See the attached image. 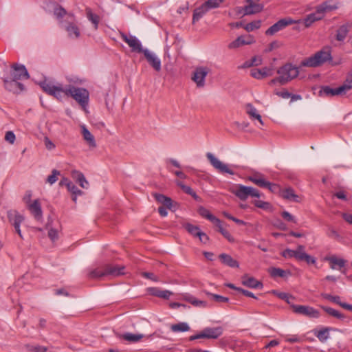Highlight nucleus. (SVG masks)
<instances>
[{"label":"nucleus","instance_id":"nucleus-1","mask_svg":"<svg viewBox=\"0 0 352 352\" xmlns=\"http://www.w3.org/2000/svg\"><path fill=\"white\" fill-rule=\"evenodd\" d=\"M39 85L45 93L58 100H61L65 96H69L75 100L83 109H85L88 105L89 92L85 88L76 87L72 85H69L64 88L60 83L54 85L52 82L47 80L41 82Z\"/></svg>","mask_w":352,"mask_h":352},{"label":"nucleus","instance_id":"nucleus-2","mask_svg":"<svg viewBox=\"0 0 352 352\" xmlns=\"http://www.w3.org/2000/svg\"><path fill=\"white\" fill-rule=\"evenodd\" d=\"M332 60L331 48L326 46L316 52L314 55L302 60L300 66L318 67L327 63H331V65H336L337 63H333Z\"/></svg>","mask_w":352,"mask_h":352},{"label":"nucleus","instance_id":"nucleus-3","mask_svg":"<svg viewBox=\"0 0 352 352\" xmlns=\"http://www.w3.org/2000/svg\"><path fill=\"white\" fill-rule=\"evenodd\" d=\"M124 267L123 265H113L103 264L94 269H91L88 273L89 278H100L107 276H117L124 274Z\"/></svg>","mask_w":352,"mask_h":352},{"label":"nucleus","instance_id":"nucleus-4","mask_svg":"<svg viewBox=\"0 0 352 352\" xmlns=\"http://www.w3.org/2000/svg\"><path fill=\"white\" fill-rule=\"evenodd\" d=\"M281 255L285 258H294L298 261H305L307 264H315L316 262L314 257L305 252V246L302 245H298L296 250L287 248L281 252Z\"/></svg>","mask_w":352,"mask_h":352},{"label":"nucleus","instance_id":"nucleus-5","mask_svg":"<svg viewBox=\"0 0 352 352\" xmlns=\"http://www.w3.org/2000/svg\"><path fill=\"white\" fill-rule=\"evenodd\" d=\"M277 74L282 81V85H285L298 76L299 70L298 67L292 63H286L278 69Z\"/></svg>","mask_w":352,"mask_h":352},{"label":"nucleus","instance_id":"nucleus-6","mask_svg":"<svg viewBox=\"0 0 352 352\" xmlns=\"http://www.w3.org/2000/svg\"><path fill=\"white\" fill-rule=\"evenodd\" d=\"M230 192L243 201L246 200L249 197L258 198L261 197V194L257 189L242 184H238L232 187Z\"/></svg>","mask_w":352,"mask_h":352},{"label":"nucleus","instance_id":"nucleus-7","mask_svg":"<svg viewBox=\"0 0 352 352\" xmlns=\"http://www.w3.org/2000/svg\"><path fill=\"white\" fill-rule=\"evenodd\" d=\"M223 329L221 327H206L199 333L190 336L189 340L192 341L201 338L217 339L223 334Z\"/></svg>","mask_w":352,"mask_h":352},{"label":"nucleus","instance_id":"nucleus-8","mask_svg":"<svg viewBox=\"0 0 352 352\" xmlns=\"http://www.w3.org/2000/svg\"><path fill=\"white\" fill-rule=\"evenodd\" d=\"M210 72V69L206 66H199L195 69L191 80L196 84L197 87L202 88L205 86V80Z\"/></svg>","mask_w":352,"mask_h":352},{"label":"nucleus","instance_id":"nucleus-9","mask_svg":"<svg viewBox=\"0 0 352 352\" xmlns=\"http://www.w3.org/2000/svg\"><path fill=\"white\" fill-rule=\"evenodd\" d=\"M9 223L14 227L15 232L21 239H23L20 228L21 224L24 221V217L16 210H9L7 213Z\"/></svg>","mask_w":352,"mask_h":352},{"label":"nucleus","instance_id":"nucleus-10","mask_svg":"<svg viewBox=\"0 0 352 352\" xmlns=\"http://www.w3.org/2000/svg\"><path fill=\"white\" fill-rule=\"evenodd\" d=\"M206 157L210 162V164L219 173H228L231 175H234V172L230 168V166L223 163L219 159H217L212 153H207Z\"/></svg>","mask_w":352,"mask_h":352},{"label":"nucleus","instance_id":"nucleus-11","mask_svg":"<svg viewBox=\"0 0 352 352\" xmlns=\"http://www.w3.org/2000/svg\"><path fill=\"white\" fill-rule=\"evenodd\" d=\"M296 21L293 20L290 17H285L283 19H280L276 23H275L274 25L270 26L266 31L265 34L268 36H272L277 33L278 32L285 29L286 27L296 23Z\"/></svg>","mask_w":352,"mask_h":352},{"label":"nucleus","instance_id":"nucleus-12","mask_svg":"<svg viewBox=\"0 0 352 352\" xmlns=\"http://www.w3.org/2000/svg\"><path fill=\"white\" fill-rule=\"evenodd\" d=\"M292 308L294 313L311 318H318L320 316L319 311L309 306L292 305Z\"/></svg>","mask_w":352,"mask_h":352},{"label":"nucleus","instance_id":"nucleus-13","mask_svg":"<svg viewBox=\"0 0 352 352\" xmlns=\"http://www.w3.org/2000/svg\"><path fill=\"white\" fill-rule=\"evenodd\" d=\"M248 179H249V181L252 182L256 186H258L261 188H267L272 192H274L277 190H278V185L266 181L263 178L262 175H254L250 176L248 177Z\"/></svg>","mask_w":352,"mask_h":352},{"label":"nucleus","instance_id":"nucleus-14","mask_svg":"<svg viewBox=\"0 0 352 352\" xmlns=\"http://www.w3.org/2000/svg\"><path fill=\"white\" fill-rule=\"evenodd\" d=\"M122 39L131 48V51L137 53H143L145 49L142 48L140 41L135 36H127L124 33L120 34Z\"/></svg>","mask_w":352,"mask_h":352},{"label":"nucleus","instance_id":"nucleus-15","mask_svg":"<svg viewBox=\"0 0 352 352\" xmlns=\"http://www.w3.org/2000/svg\"><path fill=\"white\" fill-rule=\"evenodd\" d=\"M255 39L253 36L250 34L242 35L237 37L234 41L230 43L228 47L230 50L239 48L245 45H250L255 43Z\"/></svg>","mask_w":352,"mask_h":352},{"label":"nucleus","instance_id":"nucleus-16","mask_svg":"<svg viewBox=\"0 0 352 352\" xmlns=\"http://www.w3.org/2000/svg\"><path fill=\"white\" fill-rule=\"evenodd\" d=\"M12 71L11 76L15 80H19L23 79H28L30 78L29 74L23 65H13Z\"/></svg>","mask_w":352,"mask_h":352},{"label":"nucleus","instance_id":"nucleus-17","mask_svg":"<svg viewBox=\"0 0 352 352\" xmlns=\"http://www.w3.org/2000/svg\"><path fill=\"white\" fill-rule=\"evenodd\" d=\"M247 5L244 6V14L250 15L261 12L263 10V5L256 3V0H246Z\"/></svg>","mask_w":352,"mask_h":352},{"label":"nucleus","instance_id":"nucleus-18","mask_svg":"<svg viewBox=\"0 0 352 352\" xmlns=\"http://www.w3.org/2000/svg\"><path fill=\"white\" fill-rule=\"evenodd\" d=\"M142 54L144 55L149 65L153 67L155 71L160 72L161 70V60L154 53L145 49Z\"/></svg>","mask_w":352,"mask_h":352},{"label":"nucleus","instance_id":"nucleus-19","mask_svg":"<svg viewBox=\"0 0 352 352\" xmlns=\"http://www.w3.org/2000/svg\"><path fill=\"white\" fill-rule=\"evenodd\" d=\"M273 74V69L267 67L262 69L253 68L250 71V75L258 80L263 79L267 76H272Z\"/></svg>","mask_w":352,"mask_h":352},{"label":"nucleus","instance_id":"nucleus-20","mask_svg":"<svg viewBox=\"0 0 352 352\" xmlns=\"http://www.w3.org/2000/svg\"><path fill=\"white\" fill-rule=\"evenodd\" d=\"M74 21L70 19L67 23L63 21H60V23L61 26L67 32L70 37L77 38L80 36V31L78 28L74 24Z\"/></svg>","mask_w":352,"mask_h":352},{"label":"nucleus","instance_id":"nucleus-21","mask_svg":"<svg viewBox=\"0 0 352 352\" xmlns=\"http://www.w3.org/2000/svg\"><path fill=\"white\" fill-rule=\"evenodd\" d=\"M321 97H329L335 96H344L342 89L340 87L331 88L329 86H322L318 93Z\"/></svg>","mask_w":352,"mask_h":352},{"label":"nucleus","instance_id":"nucleus-22","mask_svg":"<svg viewBox=\"0 0 352 352\" xmlns=\"http://www.w3.org/2000/svg\"><path fill=\"white\" fill-rule=\"evenodd\" d=\"M28 208L36 220L40 221L42 219L43 212L41 204L38 199L34 200L32 204H29Z\"/></svg>","mask_w":352,"mask_h":352},{"label":"nucleus","instance_id":"nucleus-23","mask_svg":"<svg viewBox=\"0 0 352 352\" xmlns=\"http://www.w3.org/2000/svg\"><path fill=\"white\" fill-rule=\"evenodd\" d=\"M316 8L318 9V13H320L324 17L325 13L336 10L338 8V6L336 3H333V0H328L324 1Z\"/></svg>","mask_w":352,"mask_h":352},{"label":"nucleus","instance_id":"nucleus-24","mask_svg":"<svg viewBox=\"0 0 352 352\" xmlns=\"http://www.w3.org/2000/svg\"><path fill=\"white\" fill-rule=\"evenodd\" d=\"M219 258L225 265L232 268H237L239 267V262L228 254L222 253L219 256Z\"/></svg>","mask_w":352,"mask_h":352},{"label":"nucleus","instance_id":"nucleus-25","mask_svg":"<svg viewBox=\"0 0 352 352\" xmlns=\"http://www.w3.org/2000/svg\"><path fill=\"white\" fill-rule=\"evenodd\" d=\"M72 177L74 179L78 182L80 187L85 189L89 188V184L86 179L85 175L81 172L78 170H73L72 172Z\"/></svg>","mask_w":352,"mask_h":352},{"label":"nucleus","instance_id":"nucleus-26","mask_svg":"<svg viewBox=\"0 0 352 352\" xmlns=\"http://www.w3.org/2000/svg\"><path fill=\"white\" fill-rule=\"evenodd\" d=\"M242 284L244 286L253 289L263 287V284L261 282L257 280L253 277H248L247 276L242 277Z\"/></svg>","mask_w":352,"mask_h":352},{"label":"nucleus","instance_id":"nucleus-27","mask_svg":"<svg viewBox=\"0 0 352 352\" xmlns=\"http://www.w3.org/2000/svg\"><path fill=\"white\" fill-rule=\"evenodd\" d=\"M281 196L283 198H284L287 200L291 201L298 203V202H300V201L299 196L297 195L295 193L294 190L291 188H285V189L281 191Z\"/></svg>","mask_w":352,"mask_h":352},{"label":"nucleus","instance_id":"nucleus-28","mask_svg":"<svg viewBox=\"0 0 352 352\" xmlns=\"http://www.w3.org/2000/svg\"><path fill=\"white\" fill-rule=\"evenodd\" d=\"M153 196L157 202L162 204V206H164L170 210L172 209L173 201L170 197L159 193H155Z\"/></svg>","mask_w":352,"mask_h":352},{"label":"nucleus","instance_id":"nucleus-29","mask_svg":"<svg viewBox=\"0 0 352 352\" xmlns=\"http://www.w3.org/2000/svg\"><path fill=\"white\" fill-rule=\"evenodd\" d=\"M150 294L163 299H168L172 295V292L168 290H162L157 287H151L148 289Z\"/></svg>","mask_w":352,"mask_h":352},{"label":"nucleus","instance_id":"nucleus-30","mask_svg":"<svg viewBox=\"0 0 352 352\" xmlns=\"http://www.w3.org/2000/svg\"><path fill=\"white\" fill-rule=\"evenodd\" d=\"M269 273L272 278H285L291 275V272L289 270H284L278 267H271L269 269Z\"/></svg>","mask_w":352,"mask_h":352},{"label":"nucleus","instance_id":"nucleus-31","mask_svg":"<svg viewBox=\"0 0 352 352\" xmlns=\"http://www.w3.org/2000/svg\"><path fill=\"white\" fill-rule=\"evenodd\" d=\"M199 214L204 218L210 221L214 224H219V219L212 214L210 211L204 207H200L198 210Z\"/></svg>","mask_w":352,"mask_h":352},{"label":"nucleus","instance_id":"nucleus-32","mask_svg":"<svg viewBox=\"0 0 352 352\" xmlns=\"http://www.w3.org/2000/svg\"><path fill=\"white\" fill-rule=\"evenodd\" d=\"M54 14L58 19L66 16L67 21L70 19L74 21V16L72 14L67 13L66 10L61 6H56L54 10Z\"/></svg>","mask_w":352,"mask_h":352},{"label":"nucleus","instance_id":"nucleus-33","mask_svg":"<svg viewBox=\"0 0 352 352\" xmlns=\"http://www.w3.org/2000/svg\"><path fill=\"white\" fill-rule=\"evenodd\" d=\"M210 9L205 3L194 10L192 23L198 21Z\"/></svg>","mask_w":352,"mask_h":352},{"label":"nucleus","instance_id":"nucleus-34","mask_svg":"<svg viewBox=\"0 0 352 352\" xmlns=\"http://www.w3.org/2000/svg\"><path fill=\"white\" fill-rule=\"evenodd\" d=\"M246 113L251 118L256 119L262 125L263 124L261 116L258 113L256 109L250 103L245 105Z\"/></svg>","mask_w":352,"mask_h":352},{"label":"nucleus","instance_id":"nucleus-35","mask_svg":"<svg viewBox=\"0 0 352 352\" xmlns=\"http://www.w3.org/2000/svg\"><path fill=\"white\" fill-rule=\"evenodd\" d=\"M350 27L351 25L349 23L341 25L337 30L336 36V40L338 41H343L348 34Z\"/></svg>","mask_w":352,"mask_h":352},{"label":"nucleus","instance_id":"nucleus-36","mask_svg":"<svg viewBox=\"0 0 352 352\" xmlns=\"http://www.w3.org/2000/svg\"><path fill=\"white\" fill-rule=\"evenodd\" d=\"M323 18L320 13H318V9L316 8V12L314 13H311L309 14L304 20L305 26L308 28L314 22L316 21L321 20Z\"/></svg>","mask_w":352,"mask_h":352},{"label":"nucleus","instance_id":"nucleus-37","mask_svg":"<svg viewBox=\"0 0 352 352\" xmlns=\"http://www.w3.org/2000/svg\"><path fill=\"white\" fill-rule=\"evenodd\" d=\"M323 18L320 13H318V9L316 8V12L314 13H311L309 14L304 20L305 26L308 28L314 22L316 21L321 20Z\"/></svg>","mask_w":352,"mask_h":352},{"label":"nucleus","instance_id":"nucleus-38","mask_svg":"<svg viewBox=\"0 0 352 352\" xmlns=\"http://www.w3.org/2000/svg\"><path fill=\"white\" fill-rule=\"evenodd\" d=\"M85 12L87 18L94 25V29L97 30L100 20V16L98 14L93 13L91 9L89 8H87Z\"/></svg>","mask_w":352,"mask_h":352},{"label":"nucleus","instance_id":"nucleus-39","mask_svg":"<svg viewBox=\"0 0 352 352\" xmlns=\"http://www.w3.org/2000/svg\"><path fill=\"white\" fill-rule=\"evenodd\" d=\"M82 134L84 140L89 144L91 147H96V144L94 135L85 126H82Z\"/></svg>","mask_w":352,"mask_h":352},{"label":"nucleus","instance_id":"nucleus-40","mask_svg":"<svg viewBox=\"0 0 352 352\" xmlns=\"http://www.w3.org/2000/svg\"><path fill=\"white\" fill-rule=\"evenodd\" d=\"M184 299L195 307H204L207 305V302L206 301L198 300L195 296L190 294L184 295Z\"/></svg>","mask_w":352,"mask_h":352},{"label":"nucleus","instance_id":"nucleus-41","mask_svg":"<svg viewBox=\"0 0 352 352\" xmlns=\"http://www.w3.org/2000/svg\"><path fill=\"white\" fill-rule=\"evenodd\" d=\"M328 261L331 263V267L333 270L341 269L345 265L346 261L342 258H338L336 256H331L328 258Z\"/></svg>","mask_w":352,"mask_h":352},{"label":"nucleus","instance_id":"nucleus-42","mask_svg":"<svg viewBox=\"0 0 352 352\" xmlns=\"http://www.w3.org/2000/svg\"><path fill=\"white\" fill-rule=\"evenodd\" d=\"M121 337L126 341L129 342H138L142 338H144V335L141 333L133 334L131 333H125L121 336Z\"/></svg>","mask_w":352,"mask_h":352},{"label":"nucleus","instance_id":"nucleus-43","mask_svg":"<svg viewBox=\"0 0 352 352\" xmlns=\"http://www.w3.org/2000/svg\"><path fill=\"white\" fill-rule=\"evenodd\" d=\"M340 88L342 89L344 96L352 89V72H350L346 75L344 82L341 86H340Z\"/></svg>","mask_w":352,"mask_h":352},{"label":"nucleus","instance_id":"nucleus-44","mask_svg":"<svg viewBox=\"0 0 352 352\" xmlns=\"http://www.w3.org/2000/svg\"><path fill=\"white\" fill-rule=\"evenodd\" d=\"M321 307L327 314L334 318L340 320H344L345 318V316L343 314L340 313L338 310H336L335 309L325 306H322Z\"/></svg>","mask_w":352,"mask_h":352},{"label":"nucleus","instance_id":"nucleus-45","mask_svg":"<svg viewBox=\"0 0 352 352\" xmlns=\"http://www.w3.org/2000/svg\"><path fill=\"white\" fill-rule=\"evenodd\" d=\"M173 332H186L190 330V327L186 322H179L170 326Z\"/></svg>","mask_w":352,"mask_h":352},{"label":"nucleus","instance_id":"nucleus-46","mask_svg":"<svg viewBox=\"0 0 352 352\" xmlns=\"http://www.w3.org/2000/svg\"><path fill=\"white\" fill-rule=\"evenodd\" d=\"M184 228L193 236L200 235L201 230L199 226H194L191 223H186L183 225Z\"/></svg>","mask_w":352,"mask_h":352},{"label":"nucleus","instance_id":"nucleus-47","mask_svg":"<svg viewBox=\"0 0 352 352\" xmlns=\"http://www.w3.org/2000/svg\"><path fill=\"white\" fill-rule=\"evenodd\" d=\"M176 184L178 186H179L184 192H186L188 195H191L194 199H197L198 196L197 195L196 192L188 186H186L184 184L180 181H177Z\"/></svg>","mask_w":352,"mask_h":352},{"label":"nucleus","instance_id":"nucleus-48","mask_svg":"<svg viewBox=\"0 0 352 352\" xmlns=\"http://www.w3.org/2000/svg\"><path fill=\"white\" fill-rule=\"evenodd\" d=\"M3 82L4 87L7 90L12 91L13 93H16V80H15L14 78H12V80L5 79L3 80Z\"/></svg>","mask_w":352,"mask_h":352},{"label":"nucleus","instance_id":"nucleus-49","mask_svg":"<svg viewBox=\"0 0 352 352\" xmlns=\"http://www.w3.org/2000/svg\"><path fill=\"white\" fill-rule=\"evenodd\" d=\"M215 226L219 228V231L226 239H228L230 242L234 241V237L231 235V234L228 230H226V229H224L222 227L221 221L220 220H219V224H215Z\"/></svg>","mask_w":352,"mask_h":352},{"label":"nucleus","instance_id":"nucleus-50","mask_svg":"<svg viewBox=\"0 0 352 352\" xmlns=\"http://www.w3.org/2000/svg\"><path fill=\"white\" fill-rule=\"evenodd\" d=\"M316 337L318 338V340L321 342L326 341L329 337V329L324 328L323 329L320 330L316 334Z\"/></svg>","mask_w":352,"mask_h":352},{"label":"nucleus","instance_id":"nucleus-51","mask_svg":"<svg viewBox=\"0 0 352 352\" xmlns=\"http://www.w3.org/2000/svg\"><path fill=\"white\" fill-rule=\"evenodd\" d=\"M60 173L59 170L56 169H53L52 171V174L47 177L46 182L51 185L54 184L57 181V177L60 175Z\"/></svg>","mask_w":352,"mask_h":352},{"label":"nucleus","instance_id":"nucleus-52","mask_svg":"<svg viewBox=\"0 0 352 352\" xmlns=\"http://www.w3.org/2000/svg\"><path fill=\"white\" fill-rule=\"evenodd\" d=\"M322 297L327 300H329L337 305H339L340 307H342V305H343L344 302L340 301V298L338 296H332L329 294H322Z\"/></svg>","mask_w":352,"mask_h":352},{"label":"nucleus","instance_id":"nucleus-53","mask_svg":"<svg viewBox=\"0 0 352 352\" xmlns=\"http://www.w3.org/2000/svg\"><path fill=\"white\" fill-rule=\"evenodd\" d=\"M261 27V21H255L246 24L244 29L247 32H252L254 30L258 29Z\"/></svg>","mask_w":352,"mask_h":352},{"label":"nucleus","instance_id":"nucleus-54","mask_svg":"<svg viewBox=\"0 0 352 352\" xmlns=\"http://www.w3.org/2000/svg\"><path fill=\"white\" fill-rule=\"evenodd\" d=\"M253 204L257 208L267 210L271 208V204L269 202L264 201L262 200H254Z\"/></svg>","mask_w":352,"mask_h":352},{"label":"nucleus","instance_id":"nucleus-55","mask_svg":"<svg viewBox=\"0 0 352 352\" xmlns=\"http://www.w3.org/2000/svg\"><path fill=\"white\" fill-rule=\"evenodd\" d=\"M225 0H208L205 2L206 6L210 9L219 8Z\"/></svg>","mask_w":352,"mask_h":352},{"label":"nucleus","instance_id":"nucleus-56","mask_svg":"<svg viewBox=\"0 0 352 352\" xmlns=\"http://www.w3.org/2000/svg\"><path fill=\"white\" fill-rule=\"evenodd\" d=\"M68 191L72 193L73 195H78L80 196L83 194V192L79 190L77 186H76L72 182L70 185L67 188Z\"/></svg>","mask_w":352,"mask_h":352},{"label":"nucleus","instance_id":"nucleus-57","mask_svg":"<svg viewBox=\"0 0 352 352\" xmlns=\"http://www.w3.org/2000/svg\"><path fill=\"white\" fill-rule=\"evenodd\" d=\"M327 234L329 237L337 239V240L340 239V235L339 234V233L335 229H333L332 228H329V230L327 232Z\"/></svg>","mask_w":352,"mask_h":352},{"label":"nucleus","instance_id":"nucleus-58","mask_svg":"<svg viewBox=\"0 0 352 352\" xmlns=\"http://www.w3.org/2000/svg\"><path fill=\"white\" fill-rule=\"evenodd\" d=\"M281 216L282 217L286 220L287 221H289V222H294V223H296V220H295V218L293 215H292L289 212L287 211H283L282 213H281Z\"/></svg>","mask_w":352,"mask_h":352},{"label":"nucleus","instance_id":"nucleus-59","mask_svg":"<svg viewBox=\"0 0 352 352\" xmlns=\"http://www.w3.org/2000/svg\"><path fill=\"white\" fill-rule=\"evenodd\" d=\"M214 300L219 302H228L229 301V298L227 297H224L218 294H210Z\"/></svg>","mask_w":352,"mask_h":352},{"label":"nucleus","instance_id":"nucleus-60","mask_svg":"<svg viewBox=\"0 0 352 352\" xmlns=\"http://www.w3.org/2000/svg\"><path fill=\"white\" fill-rule=\"evenodd\" d=\"M68 82H70V85L74 86V85H80L83 83V80L78 78V77H70L67 78Z\"/></svg>","mask_w":352,"mask_h":352},{"label":"nucleus","instance_id":"nucleus-61","mask_svg":"<svg viewBox=\"0 0 352 352\" xmlns=\"http://www.w3.org/2000/svg\"><path fill=\"white\" fill-rule=\"evenodd\" d=\"M5 140L10 144L15 141V135L12 131H7L5 135Z\"/></svg>","mask_w":352,"mask_h":352},{"label":"nucleus","instance_id":"nucleus-62","mask_svg":"<svg viewBox=\"0 0 352 352\" xmlns=\"http://www.w3.org/2000/svg\"><path fill=\"white\" fill-rule=\"evenodd\" d=\"M48 236L50 237V239L52 241H56L58 237V232L55 229H53V228H51L49 232H48Z\"/></svg>","mask_w":352,"mask_h":352},{"label":"nucleus","instance_id":"nucleus-63","mask_svg":"<svg viewBox=\"0 0 352 352\" xmlns=\"http://www.w3.org/2000/svg\"><path fill=\"white\" fill-rule=\"evenodd\" d=\"M44 143L48 150H52L55 148V144L47 137L44 139Z\"/></svg>","mask_w":352,"mask_h":352},{"label":"nucleus","instance_id":"nucleus-64","mask_svg":"<svg viewBox=\"0 0 352 352\" xmlns=\"http://www.w3.org/2000/svg\"><path fill=\"white\" fill-rule=\"evenodd\" d=\"M276 94L285 99L289 98L292 96V94L288 92L287 90L277 91Z\"/></svg>","mask_w":352,"mask_h":352}]
</instances>
